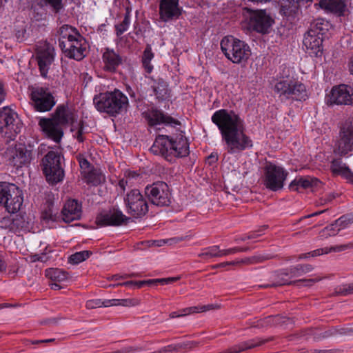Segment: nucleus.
I'll return each instance as SVG.
<instances>
[{
    "mask_svg": "<svg viewBox=\"0 0 353 353\" xmlns=\"http://www.w3.org/2000/svg\"><path fill=\"white\" fill-rule=\"evenodd\" d=\"M59 47L65 56L77 61H81L85 57L86 42L78 30L68 24L60 28Z\"/></svg>",
    "mask_w": 353,
    "mask_h": 353,
    "instance_id": "obj_4",
    "label": "nucleus"
},
{
    "mask_svg": "<svg viewBox=\"0 0 353 353\" xmlns=\"http://www.w3.org/2000/svg\"><path fill=\"white\" fill-rule=\"evenodd\" d=\"M248 29L261 34H269L272 30V23H248Z\"/></svg>",
    "mask_w": 353,
    "mask_h": 353,
    "instance_id": "obj_41",
    "label": "nucleus"
},
{
    "mask_svg": "<svg viewBox=\"0 0 353 353\" xmlns=\"http://www.w3.org/2000/svg\"><path fill=\"white\" fill-rule=\"evenodd\" d=\"M348 249H353V242L347 244L333 246L331 247L329 250L327 248H325V249H318L312 252H310V253L311 256H316L323 254V253L327 254L331 251L341 252Z\"/></svg>",
    "mask_w": 353,
    "mask_h": 353,
    "instance_id": "obj_36",
    "label": "nucleus"
},
{
    "mask_svg": "<svg viewBox=\"0 0 353 353\" xmlns=\"http://www.w3.org/2000/svg\"><path fill=\"white\" fill-rule=\"evenodd\" d=\"M84 178L88 184L98 185L105 181L104 176L95 170L84 172Z\"/></svg>",
    "mask_w": 353,
    "mask_h": 353,
    "instance_id": "obj_35",
    "label": "nucleus"
},
{
    "mask_svg": "<svg viewBox=\"0 0 353 353\" xmlns=\"http://www.w3.org/2000/svg\"><path fill=\"white\" fill-rule=\"evenodd\" d=\"M11 183H0V204L8 202V192Z\"/></svg>",
    "mask_w": 353,
    "mask_h": 353,
    "instance_id": "obj_50",
    "label": "nucleus"
},
{
    "mask_svg": "<svg viewBox=\"0 0 353 353\" xmlns=\"http://www.w3.org/2000/svg\"><path fill=\"white\" fill-rule=\"evenodd\" d=\"M265 228H266V226L263 225L262 227V228L260 229L259 231L252 232L250 233L249 234H248V235L241 238L239 240H241L242 241H244L248 240V239H252L257 238V237H259V236H260L261 235L259 233V232H262Z\"/></svg>",
    "mask_w": 353,
    "mask_h": 353,
    "instance_id": "obj_57",
    "label": "nucleus"
},
{
    "mask_svg": "<svg viewBox=\"0 0 353 353\" xmlns=\"http://www.w3.org/2000/svg\"><path fill=\"white\" fill-rule=\"evenodd\" d=\"M21 123L17 114L8 107L0 109V132L10 140H14L20 132Z\"/></svg>",
    "mask_w": 353,
    "mask_h": 353,
    "instance_id": "obj_10",
    "label": "nucleus"
},
{
    "mask_svg": "<svg viewBox=\"0 0 353 353\" xmlns=\"http://www.w3.org/2000/svg\"><path fill=\"white\" fill-rule=\"evenodd\" d=\"M145 194L150 202L157 206H169L171 203V192L168 184L157 181L145 188Z\"/></svg>",
    "mask_w": 353,
    "mask_h": 353,
    "instance_id": "obj_9",
    "label": "nucleus"
},
{
    "mask_svg": "<svg viewBox=\"0 0 353 353\" xmlns=\"http://www.w3.org/2000/svg\"><path fill=\"white\" fill-rule=\"evenodd\" d=\"M220 47L225 57L236 64L245 65L252 54L251 48L247 43L232 35L223 37Z\"/></svg>",
    "mask_w": 353,
    "mask_h": 353,
    "instance_id": "obj_6",
    "label": "nucleus"
},
{
    "mask_svg": "<svg viewBox=\"0 0 353 353\" xmlns=\"http://www.w3.org/2000/svg\"><path fill=\"white\" fill-rule=\"evenodd\" d=\"M46 275L52 281L61 282L68 279V273L61 269H48L46 271Z\"/></svg>",
    "mask_w": 353,
    "mask_h": 353,
    "instance_id": "obj_37",
    "label": "nucleus"
},
{
    "mask_svg": "<svg viewBox=\"0 0 353 353\" xmlns=\"http://www.w3.org/2000/svg\"><path fill=\"white\" fill-rule=\"evenodd\" d=\"M8 192V202H3L2 205L10 213L17 212L20 210L23 202V192L16 185L11 183Z\"/></svg>",
    "mask_w": 353,
    "mask_h": 353,
    "instance_id": "obj_21",
    "label": "nucleus"
},
{
    "mask_svg": "<svg viewBox=\"0 0 353 353\" xmlns=\"http://www.w3.org/2000/svg\"><path fill=\"white\" fill-rule=\"evenodd\" d=\"M315 31L309 29L304 35L303 43L311 57H319L323 54V37L315 34Z\"/></svg>",
    "mask_w": 353,
    "mask_h": 353,
    "instance_id": "obj_20",
    "label": "nucleus"
},
{
    "mask_svg": "<svg viewBox=\"0 0 353 353\" xmlns=\"http://www.w3.org/2000/svg\"><path fill=\"white\" fill-rule=\"evenodd\" d=\"M274 325H282L285 323L287 321H290V319L285 316L275 315L273 316Z\"/></svg>",
    "mask_w": 353,
    "mask_h": 353,
    "instance_id": "obj_63",
    "label": "nucleus"
},
{
    "mask_svg": "<svg viewBox=\"0 0 353 353\" xmlns=\"http://www.w3.org/2000/svg\"><path fill=\"white\" fill-rule=\"evenodd\" d=\"M249 250L250 248L248 247H235L230 249L223 250V255L226 256L238 252H245Z\"/></svg>",
    "mask_w": 353,
    "mask_h": 353,
    "instance_id": "obj_54",
    "label": "nucleus"
},
{
    "mask_svg": "<svg viewBox=\"0 0 353 353\" xmlns=\"http://www.w3.org/2000/svg\"><path fill=\"white\" fill-rule=\"evenodd\" d=\"M211 120L220 132L227 153L240 154L253 147V141L246 134L243 120L234 111L226 109L216 110L212 114Z\"/></svg>",
    "mask_w": 353,
    "mask_h": 353,
    "instance_id": "obj_2",
    "label": "nucleus"
},
{
    "mask_svg": "<svg viewBox=\"0 0 353 353\" xmlns=\"http://www.w3.org/2000/svg\"><path fill=\"white\" fill-rule=\"evenodd\" d=\"M143 348L141 347H134V346H128L122 347L121 349L117 350V353H132L136 351H141Z\"/></svg>",
    "mask_w": 353,
    "mask_h": 353,
    "instance_id": "obj_59",
    "label": "nucleus"
},
{
    "mask_svg": "<svg viewBox=\"0 0 353 353\" xmlns=\"http://www.w3.org/2000/svg\"><path fill=\"white\" fill-rule=\"evenodd\" d=\"M327 103L353 105V87L347 84L334 86L327 96Z\"/></svg>",
    "mask_w": 353,
    "mask_h": 353,
    "instance_id": "obj_15",
    "label": "nucleus"
},
{
    "mask_svg": "<svg viewBox=\"0 0 353 353\" xmlns=\"http://www.w3.org/2000/svg\"><path fill=\"white\" fill-rule=\"evenodd\" d=\"M332 26V23H311L309 29L316 30L315 34L322 37Z\"/></svg>",
    "mask_w": 353,
    "mask_h": 353,
    "instance_id": "obj_46",
    "label": "nucleus"
},
{
    "mask_svg": "<svg viewBox=\"0 0 353 353\" xmlns=\"http://www.w3.org/2000/svg\"><path fill=\"white\" fill-rule=\"evenodd\" d=\"M353 150V118H349L343 123L339 132V139L336 144L334 153L345 156Z\"/></svg>",
    "mask_w": 353,
    "mask_h": 353,
    "instance_id": "obj_14",
    "label": "nucleus"
},
{
    "mask_svg": "<svg viewBox=\"0 0 353 353\" xmlns=\"http://www.w3.org/2000/svg\"><path fill=\"white\" fill-rule=\"evenodd\" d=\"M84 134V122L81 121L77 124V130L73 136L79 142L82 143L85 140Z\"/></svg>",
    "mask_w": 353,
    "mask_h": 353,
    "instance_id": "obj_51",
    "label": "nucleus"
},
{
    "mask_svg": "<svg viewBox=\"0 0 353 353\" xmlns=\"http://www.w3.org/2000/svg\"><path fill=\"white\" fill-rule=\"evenodd\" d=\"M77 114L75 110L68 105H59L52 118H41L39 125L42 131L55 142H59L63 132L61 125L70 123L71 131L74 130V123L77 122Z\"/></svg>",
    "mask_w": 353,
    "mask_h": 353,
    "instance_id": "obj_3",
    "label": "nucleus"
},
{
    "mask_svg": "<svg viewBox=\"0 0 353 353\" xmlns=\"http://www.w3.org/2000/svg\"><path fill=\"white\" fill-rule=\"evenodd\" d=\"M306 97L307 93L305 86L301 83L293 81L290 98L301 101L305 100Z\"/></svg>",
    "mask_w": 353,
    "mask_h": 353,
    "instance_id": "obj_32",
    "label": "nucleus"
},
{
    "mask_svg": "<svg viewBox=\"0 0 353 353\" xmlns=\"http://www.w3.org/2000/svg\"><path fill=\"white\" fill-rule=\"evenodd\" d=\"M77 159L79 163L80 168L84 170L83 172H86L85 170H88L91 166L90 163L88 161L83 154H79L77 156Z\"/></svg>",
    "mask_w": 353,
    "mask_h": 353,
    "instance_id": "obj_52",
    "label": "nucleus"
},
{
    "mask_svg": "<svg viewBox=\"0 0 353 353\" xmlns=\"http://www.w3.org/2000/svg\"><path fill=\"white\" fill-rule=\"evenodd\" d=\"M35 148L33 143H18L15 144L10 163L17 169L28 167L34 159Z\"/></svg>",
    "mask_w": 353,
    "mask_h": 353,
    "instance_id": "obj_13",
    "label": "nucleus"
},
{
    "mask_svg": "<svg viewBox=\"0 0 353 353\" xmlns=\"http://www.w3.org/2000/svg\"><path fill=\"white\" fill-rule=\"evenodd\" d=\"M335 221L339 230H341L347 227L350 224L353 223V213L343 215Z\"/></svg>",
    "mask_w": 353,
    "mask_h": 353,
    "instance_id": "obj_47",
    "label": "nucleus"
},
{
    "mask_svg": "<svg viewBox=\"0 0 353 353\" xmlns=\"http://www.w3.org/2000/svg\"><path fill=\"white\" fill-rule=\"evenodd\" d=\"M321 279L320 277H316L314 279H299L295 280V281H297L296 285H299V283H303L305 286H312L314 283L319 281Z\"/></svg>",
    "mask_w": 353,
    "mask_h": 353,
    "instance_id": "obj_58",
    "label": "nucleus"
},
{
    "mask_svg": "<svg viewBox=\"0 0 353 353\" xmlns=\"http://www.w3.org/2000/svg\"><path fill=\"white\" fill-rule=\"evenodd\" d=\"M119 285L125 287H132L137 288H141L143 287L142 281H128L123 283H120Z\"/></svg>",
    "mask_w": 353,
    "mask_h": 353,
    "instance_id": "obj_56",
    "label": "nucleus"
},
{
    "mask_svg": "<svg viewBox=\"0 0 353 353\" xmlns=\"http://www.w3.org/2000/svg\"><path fill=\"white\" fill-rule=\"evenodd\" d=\"M102 60L104 70L109 72H115L118 67L123 63V58L119 53L110 48H103Z\"/></svg>",
    "mask_w": 353,
    "mask_h": 353,
    "instance_id": "obj_23",
    "label": "nucleus"
},
{
    "mask_svg": "<svg viewBox=\"0 0 353 353\" xmlns=\"http://www.w3.org/2000/svg\"><path fill=\"white\" fill-rule=\"evenodd\" d=\"M288 172L272 163H268L264 168L263 184L271 191L276 192L283 188Z\"/></svg>",
    "mask_w": 353,
    "mask_h": 353,
    "instance_id": "obj_8",
    "label": "nucleus"
},
{
    "mask_svg": "<svg viewBox=\"0 0 353 353\" xmlns=\"http://www.w3.org/2000/svg\"><path fill=\"white\" fill-rule=\"evenodd\" d=\"M0 223L1 228L8 229L14 233L28 231L30 228V219L25 214H17L3 217Z\"/></svg>",
    "mask_w": 353,
    "mask_h": 353,
    "instance_id": "obj_18",
    "label": "nucleus"
},
{
    "mask_svg": "<svg viewBox=\"0 0 353 353\" xmlns=\"http://www.w3.org/2000/svg\"><path fill=\"white\" fill-rule=\"evenodd\" d=\"M130 218L119 209L112 208L103 210L96 217L95 223L98 226H119L127 223Z\"/></svg>",
    "mask_w": 353,
    "mask_h": 353,
    "instance_id": "obj_16",
    "label": "nucleus"
},
{
    "mask_svg": "<svg viewBox=\"0 0 353 353\" xmlns=\"http://www.w3.org/2000/svg\"><path fill=\"white\" fill-rule=\"evenodd\" d=\"M243 352L239 344H235L227 350H224V353H241Z\"/></svg>",
    "mask_w": 353,
    "mask_h": 353,
    "instance_id": "obj_64",
    "label": "nucleus"
},
{
    "mask_svg": "<svg viewBox=\"0 0 353 353\" xmlns=\"http://www.w3.org/2000/svg\"><path fill=\"white\" fill-rule=\"evenodd\" d=\"M142 67L147 74H150L153 70V65L151 64V61L141 60Z\"/></svg>",
    "mask_w": 353,
    "mask_h": 353,
    "instance_id": "obj_62",
    "label": "nucleus"
},
{
    "mask_svg": "<svg viewBox=\"0 0 353 353\" xmlns=\"http://www.w3.org/2000/svg\"><path fill=\"white\" fill-rule=\"evenodd\" d=\"M340 230L338 225L336 224V221L324 228L320 232L319 236L321 239H327L330 236L336 235L339 232Z\"/></svg>",
    "mask_w": 353,
    "mask_h": 353,
    "instance_id": "obj_42",
    "label": "nucleus"
},
{
    "mask_svg": "<svg viewBox=\"0 0 353 353\" xmlns=\"http://www.w3.org/2000/svg\"><path fill=\"white\" fill-rule=\"evenodd\" d=\"M347 168L341 159H334L331 162L330 169L334 174L342 176Z\"/></svg>",
    "mask_w": 353,
    "mask_h": 353,
    "instance_id": "obj_43",
    "label": "nucleus"
},
{
    "mask_svg": "<svg viewBox=\"0 0 353 353\" xmlns=\"http://www.w3.org/2000/svg\"><path fill=\"white\" fill-rule=\"evenodd\" d=\"M199 311V308L197 306L190 307L185 309H183L179 312H172L170 314V317L171 319L184 316L190 314L196 313Z\"/></svg>",
    "mask_w": 353,
    "mask_h": 353,
    "instance_id": "obj_49",
    "label": "nucleus"
},
{
    "mask_svg": "<svg viewBox=\"0 0 353 353\" xmlns=\"http://www.w3.org/2000/svg\"><path fill=\"white\" fill-rule=\"evenodd\" d=\"M336 294L344 296L353 294L352 290L350 288V284L343 285L341 287L336 288Z\"/></svg>",
    "mask_w": 353,
    "mask_h": 353,
    "instance_id": "obj_55",
    "label": "nucleus"
},
{
    "mask_svg": "<svg viewBox=\"0 0 353 353\" xmlns=\"http://www.w3.org/2000/svg\"><path fill=\"white\" fill-rule=\"evenodd\" d=\"M139 301L137 299H91L86 302L85 306L88 309H94L103 307H110L114 305L122 306H134L139 305Z\"/></svg>",
    "mask_w": 353,
    "mask_h": 353,
    "instance_id": "obj_24",
    "label": "nucleus"
},
{
    "mask_svg": "<svg viewBox=\"0 0 353 353\" xmlns=\"http://www.w3.org/2000/svg\"><path fill=\"white\" fill-rule=\"evenodd\" d=\"M32 26L30 23L29 27H28V25H26L25 27H21L18 28V29H16L15 36L17 40L19 41H23L30 34H32L33 29H32Z\"/></svg>",
    "mask_w": 353,
    "mask_h": 353,
    "instance_id": "obj_45",
    "label": "nucleus"
},
{
    "mask_svg": "<svg viewBox=\"0 0 353 353\" xmlns=\"http://www.w3.org/2000/svg\"><path fill=\"white\" fill-rule=\"evenodd\" d=\"M319 5L327 13L339 17L345 15L347 10L345 0H319Z\"/></svg>",
    "mask_w": 353,
    "mask_h": 353,
    "instance_id": "obj_26",
    "label": "nucleus"
},
{
    "mask_svg": "<svg viewBox=\"0 0 353 353\" xmlns=\"http://www.w3.org/2000/svg\"><path fill=\"white\" fill-rule=\"evenodd\" d=\"M36 59L41 77L46 78L54 59V50L49 43H45L36 52Z\"/></svg>",
    "mask_w": 353,
    "mask_h": 353,
    "instance_id": "obj_17",
    "label": "nucleus"
},
{
    "mask_svg": "<svg viewBox=\"0 0 353 353\" xmlns=\"http://www.w3.org/2000/svg\"><path fill=\"white\" fill-rule=\"evenodd\" d=\"M160 10L165 19H174L181 14L178 0H161Z\"/></svg>",
    "mask_w": 353,
    "mask_h": 353,
    "instance_id": "obj_27",
    "label": "nucleus"
},
{
    "mask_svg": "<svg viewBox=\"0 0 353 353\" xmlns=\"http://www.w3.org/2000/svg\"><path fill=\"white\" fill-rule=\"evenodd\" d=\"M291 277H299L313 270L314 268L310 264H298L288 268Z\"/></svg>",
    "mask_w": 353,
    "mask_h": 353,
    "instance_id": "obj_34",
    "label": "nucleus"
},
{
    "mask_svg": "<svg viewBox=\"0 0 353 353\" xmlns=\"http://www.w3.org/2000/svg\"><path fill=\"white\" fill-rule=\"evenodd\" d=\"M180 279H181L180 276H175V277L143 280L142 282L143 283V286H145V285H148V286L157 285L158 284L163 285L171 284L174 282L179 281Z\"/></svg>",
    "mask_w": 353,
    "mask_h": 353,
    "instance_id": "obj_39",
    "label": "nucleus"
},
{
    "mask_svg": "<svg viewBox=\"0 0 353 353\" xmlns=\"http://www.w3.org/2000/svg\"><path fill=\"white\" fill-rule=\"evenodd\" d=\"M93 101L97 110L112 117L125 112L128 106V97L117 89L112 92L101 93L95 97Z\"/></svg>",
    "mask_w": 353,
    "mask_h": 353,
    "instance_id": "obj_5",
    "label": "nucleus"
},
{
    "mask_svg": "<svg viewBox=\"0 0 353 353\" xmlns=\"http://www.w3.org/2000/svg\"><path fill=\"white\" fill-rule=\"evenodd\" d=\"M292 278L290 274L288 268L279 270L274 272L270 277L268 283L261 285V288H276L282 285H296L297 281H292Z\"/></svg>",
    "mask_w": 353,
    "mask_h": 353,
    "instance_id": "obj_22",
    "label": "nucleus"
},
{
    "mask_svg": "<svg viewBox=\"0 0 353 353\" xmlns=\"http://www.w3.org/2000/svg\"><path fill=\"white\" fill-rule=\"evenodd\" d=\"M92 254V252L88 250L77 252L70 256L68 262L71 264H79L88 259Z\"/></svg>",
    "mask_w": 353,
    "mask_h": 353,
    "instance_id": "obj_40",
    "label": "nucleus"
},
{
    "mask_svg": "<svg viewBox=\"0 0 353 353\" xmlns=\"http://www.w3.org/2000/svg\"><path fill=\"white\" fill-rule=\"evenodd\" d=\"M149 126L164 124L176 128L179 133L173 135L159 134L150 150L155 155H160L166 161L172 162L175 158H183L190 154L189 142L184 133L178 126L181 123L167 113L156 108L148 109L142 113Z\"/></svg>",
    "mask_w": 353,
    "mask_h": 353,
    "instance_id": "obj_1",
    "label": "nucleus"
},
{
    "mask_svg": "<svg viewBox=\"0 0 353 353\" xmlns=\"http://www.w3.org/2000/svg\"><path fill=\"white\" fill-rule=\"evenodd\" d=\"M276 257H277V255H273V254H260V255H257V256H253L251 257H246V258H245L243 259H241V260L232 261V263L233 265H251V264L262 263L265 261L274 259Z\"/></svg>",
    "mask_w": 353,
    "mask_h": 353,
    "instance_id": "obj_30",
    "label": "nucleus"
},
{
    "mask_svg": "<svg viewBox=\"0 0 353 353\" xmlns=\"http://www.w3.org/2000/svg\"><path fill=\"white\" fill-rule=\"evenodd\" d=\"M129 23H117L115 29L117 36H121L124 32L128 30Z\"/></svg>",
    "mask_w": 353,
    "mask_h": 353,
    "instance_id": "obj_60",
    "label": "nucleus"
},
{
    "mask_svg": "<svg viewBox=\"0 0 353 353\" xmlns=\"http://www.w3.org/2000/svg\"><path fill=\"white\" fill-rule=\"evenodd\" d=\"M41 6H49L54 11L59 12L63 8V0H37Z\"/></svg>",
    "mask_w": 353,
    "mask_h": 353,
    "instance_id": "obj_44",
    "label": "nucleus"
},
{
    "mask_svg": "<svg viewBox=\"0 0 353 353\" xmlns=\"http://www.w3.org/2000/svg\"><path fill=\"white\" fill-rule=\"evenodd\" d=\"M293 80L283 79L277 82L274 85V90L280 96H283L287 99H290L291 88Z\"/></svg>",
    "mask_w": 353,
    "mask_h": 353,
    "instance_id": "obj_33",
    "label": "nucleus"
},
{
    "mask_svg": "<svg viewBox=\"0 0 353 353\" xmlns=\"http://www.w3.org/2000/svg\"><path fill=\"white\" fill-rule=\"evenodd\" d=\"M127 212L135 218L141 217L148 212V204L137 189L131 190L124 198Z\"/></svg>",
    "mask_w": 353,
    "mask_h": 353,
    "instance_id": "obj_12",
    "label": "nucleus"
},
{
    "mask_svg": "<svg viewBox=\"0 0 353 353\" xmlns=\"http://www.w3.org/2000/svg\"><path fill=\"white\" fill-rule=\"evenodd\" d=\"M30 99L34 109L41 112L51 110L56 104L55 99L48 88L39 86L32 88Z\"/></svg>",
    "mask_w": 353,
    "mask_h": 353,
    "instance_id": "obj_11",
    "label": "nucleus"
},
{
    "mask_svg": "<svg viewBox=\"0 0 353 353\" xmlns=\"http://www.w3.org/2000/svg\"><path fill=\"white\" fill-rule=\"evenodd\" d=\"M154 57V54L152 50L151 46L150 44H147L143 50V54L141 57V60L152 61Z\"/></svg>",
    "mask_w": 353,
    "mask_h": 353,
    "instance_id": "obj_53",
    "label": "nucleus"
},
{
    "mask_svg": "<svg viewBox=\"0 0 353 353\" xmlns=\"http://www.w3.org/2000/svg\"><path fill=\"white\" fill-rule=\"evenodd\" d=\"M250 327L256 328H265L268 327L265 319H259L256 321L250 323Z\"/></svg>",
    "mask_w": 353,
    "mask_h": 353,
    "instance_id": "obj_61",
    "label": "nucleus"
},
{
    "mask_svg": "<svg viewBox=\"0 0 353 353\" xmlns=\"http://www.w3.org/2000/svg\"><path fill=\"white\" fill-rule=\"evenodd\" d=\"M273 340V336H270L266 339L256 337L248 341L240 342L239 344L241 346L242 352H247L255 347H260L265 344L266 343L270 342Z\"/></svg>",
    "mask_w": 353,
    "mask_h": 353,
    "instance_id": "obj_31",
    "label": "nucleus"
},
{
    "mask_svg": "<svg viewBox=\"0 0 353 353\" xmlns=\"http://www.w3.org/2000/svg\"><path fill=\"white\" fill-rule=\"evenodd\" d=\"M62 220L65 223H70L80 219L81 216V205L77 201L68 200L61 210Z\"/></svg>",
    "mask_w": 353,
    "mask_h": 353,
    "instance_id": "obj_25",
    "label": "nucleus"
},
{
    "mask_svg": "<svg viewBox=\"0 0 353 353\" xmlns=\"http://www.w3.org/2000/svg\"><path fill=\"white\" fill-rule=\"evenodd\" d=\"M63 157L58 151H49L41 159V166L47 181L57 184L63 181L65 173L61 165Z\"/></svg>",
    "mask_w": 353,
    "mask_h": 353,
    "instance_id": "obj_7",
    "label": "nucleus"
},
{
    "mask_svg": "<svg viewBox=\"0 0 353 353\" xmlns=\"http://www.w3.org/2000/svg\"><path fill=\"white\" fill-rule=\"evenodd\" d=\"M153 82L152 85V90L156 98L159 101L167 100L170 97V90L168 89V83L162 78L154 79L152 77H149Z\"/></svg>",
    "mask_w": 353,
    "mask_h": 353,
    "instance_id": "obj_28",
    "label": "nucleus"
},
{
    "mask_svg": "<svg viewBox=\"0 0 353 353\" xmlns=\"http://www.w3.org/2000/svg\"><path fill=\"white\" fill-rule=\"evenodd\" d=\"M321 181L316 178L310 176H299L295 178L289 185V189L292 191H298L299 188L307 189L317 186Z\"/></svg>",
    "mask_w": 353,
    "mask_h": 353,
    "instance_id": "obj_29",
    "label": "nucleus"
},
{
    "mask_svg": "<svg viewBox=\"0 0 353 353\" xmlns=\"http://www.w3.org/2000/svg\"><path fill=\"white\" fill-rule=\"evenodd\" d=\"M240 15L239 22H274L266 10H254L248 8H238L236 10Z\"/></svg>",
    "mask_w": 353,
    "mask_h": 353,
    "instance_id": "obj_19",
    "label": "nucleus"
},
{
    "mask_svg": "<svg viewBox=\"0 0 353 353\" xmlns=\"http://www.w3.org/2000/svg\"><path fill=\"white\" fill-rule=\"evenodd\" d=\"M223 250L219 249V245H213L203 250L201 253L198 254L199 257L204 259H208L213 257L223 256Z\"/></svg>",
    "mask_w": 353,
    "mask_h": 353,
    "instance_id": "obj_38",
    "label": "nucleus"
},
{
    "mask_svg": "<svg viewBox=\"0 0 353 353\" xmlns=\"http://www.w3.org/2000/svg\"><path fill=\"white\" fill-rule=\"evenodd\" d=\"M41 218L45 221H57V214L53 213L52 203H48V206L43 210Z\"/></svg>",
    "mask_w": 353,
    "mask_h": 353,
    "instance_id": "obj_48",
    "label": "nucleus"
}]
</instances>
